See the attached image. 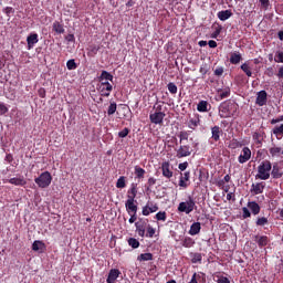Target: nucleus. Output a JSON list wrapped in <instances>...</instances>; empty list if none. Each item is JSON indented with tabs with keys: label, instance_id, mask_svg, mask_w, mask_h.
<instances>
[{
	"label": "nucleus",
	"instance_id": "18",
	"mask_svg": "<svg viewBox=\"0 0 283 283\" xmlns=\"http://www.w3.org/2000/svg\"><path fill=\"white\" fill-rule=\"evenodd\" d=\"M27 43H28V50H32V48H34V45H36V43H39V34L31 33L27 38Z\"/></svg>",
	"mask_w": 283,
	"mask_h": 283
},
{
	"label": "nucleus",
	"instance_id": "29",
	"mask_svg": "<svg viewBox=\"0 0 283 283\" xmlns=\"http://www.w3.org/2000/svg\"><path fill=\"white\" fill-rule=\"evenodd\" d=\"M211 134L212 140H214V143H218V140H220V134H222V129H220V126H213L211 128Z\"/></svg>",
	"mask_w": 283,
	"mask_h": 283
},
{
	"label": "nucleus",
	"instance_id": "42",
	"mask_svg": "<svg viewBox=\"0 0 283 283\" xmlns=\"http://www.w3.org/2000/svg\"><path fill=\"white\" fill-rule=\"evenodd\" d=\"M128 245L132 247V249H138V247H140V242L135 238H129Z\"/></svg>",
	"mask_w": 283,
	"mask_h": 283
},
{
	"label": "nucleus",
	"instance_id": "50",
	"mask_svg": "<svg viewBox=\"0 0 283 283\" xmlns=\"http://www.w3.org/2000/svg\"><path fill=\"white\" fill-rule=\"evenodd\" d=\"M238 147H242V143L238 142V139H233L230 143V149H238Z\"/></svg>",
	"mask_w": 283,
	"mask_h": 283
},
{
	"label": "nucleus",
	"instance_id": "6",
	"mask_svg": "<svg viewBox=\"0 0 283 283\" xmlns=\"http://www.w3.org/2000/svg\"><path fill=\"white\" fill-rule=\"evenodd\" d=\"M251 160V148L249 147H243L241 150V154L238 157V163L240 165H244V163H249Z\"/></svg>",
	"mask_w": 283,
	"mask_h": 283
},
{
	"label": "nucleus",
	"instance_id": "57",
	"mask_svg": "<svg viewBox=\"0 0 283 283\" xmlns=\"http://www.w3.org/2000/svg\"><path fill=\"white\" fill-rule=\"evenodd\" d=\"M224 74V67L219 66L214 70V76H222Z\"/></svg>",
	"mask_w": 283,
	"mask_h": 283
},
{
	"label": "nucleus",
	"instance_id": "59",
	"mask_svg": "<svg viewBox=\"0 0 283 283\" xmlns=\"http://www.w3.org/2000/svg\"><path fill=\"white\" fill-rule=\"evenodd\" d=\"M143 216H149V213H151V211L149 210V203H147L143 210H142Z\"/></svg>",
	"mask_w": 283,
	"mask_h": 283
},
{
	"label": "nucleus",
	"instance_id": "4",
	"mask_svg": "<svg viewBox=\"0 0 283 283\" xmlns=\"http://www.w3.org/2000/svg\"><path fill=\"white\" fill-rule=\"evenodd\" d=\"M34 182L40 189H48V187L52 185V174H50V171H44L34 179Z\"/></svg>",
	"mask_w": 283,
	"mask_h": 283
},
{
	"label": "nucleus",
	"instance_id": "40",
	"mask_svg": "<svg viewBox=\"0 0 283 283\" xmlns=\"http://www.w3.org/2000/svg\"><path fill=\"white\" fill-rule=\"evenodd\" d=\"M241 70H242V72H244V74L247 75V76H249V77H251V76H253V72H251V66H249V63H243L242 65H241Z\"/></svg>",
	"mask_w": 283,
	"mask_h": 283
},
{
	"label": "nucleus",
	"instance_id": "9",
	"mask_svg": "<svg viewBox=\"0 0 283 283\" xmlns=\"http://www.w3.org/2000/svg\"><path fill=\"white\" fill-rule=\"evenodd\" d=\"M112 90H114V86H112L107 81L101 82L99 84L101 96H104L105 98H107L109 94H112Z\"/></svg>",
	"mask_w": 283,
	"mask_h": 283
},
{
	"label": "nucleus",
	"instance_id": "37",
	"mask_svg": "<svg viewBox=\"0 0 283 283\" xmlns=\"http://www.w3.org/2000/svg\"><path fill=\"white\" fill-rule=\"evenodd\" d=\"M127 187V178L125 176H120L117 179L116 188L117 189H125Z\"/></svg>",
	"mask_w": 283,
	"mask_h": 283
},
{
	"label": "nucleus",
	"instance_id": "23",
	"mask_svg": "<svg viewBox=\"0 0 283 283\" xmlns=\"http://www.w3.org/2000/svg\"><path fill=\"white\" fill-rule=\"evenodd\" d=\"M219 101H224V98H229L231 96V88L224 87L217 91Z\"/></svg>",
	"mask_w": 283,
	"mask_h": 283
},
{
	"label": "nucleus",
	"instance_id": "63",
	"mask_svg": "<svg viewBox=\"0 0 283 283\" xmlns=\"http://www.w3.org/2000/svg\"><path fill=\"white\" fill-rule=\"evenodd\" d=\"M217 283H231V281H229V280L227 279V276H222V277H220V279L218 280Z\"/></svg>",
	"mask_w": 283,
	"mask_h": 283
},
{
	"label": "nucleus",
	"instance_id": "34",
	"mask_svg": "<svg viewBox=\"0 0 283 283\" xmlns=\"http://www.w3.org/2000/svg\"><path fill=\"white\" fill-rule=\"evenodd\" d=\"M269 153L272 156V158H280V156H282L283 150L281 147L274 146L269 149Z\"/></svg>",
	"mask_w": 283,
	"mask_h": 283
},
{
	"label": "nucleus",
	"instance_id": "10",
	"mask_svg": "<svg viewBox=\"0 0 283 283\" xmlns=\"http://www.w3.org/2000/svg\"><path fill=\"white\" fill-rule=\"evenodd\" d=\"M271 176L275 180L282 178V176H283V163H275L273 165Z\"/></svg>",
	"mask_w": 283,
	"mask_h": 283
},
{
	"label": "nucleus",
	"instance_id": "45",
	"mask_svg": "<svg viewBox=\"0 0 283 283\" xmlns=\"http://www.w3.org/2000/svg\"><path fill=\"white\" fill-rule=\"evenodd\" d=\"M168 91L170 94H178V86L174 82L168 83Z\"/></svg>",
	"mask_w": 283,
	"mask_h": 283
},
{
	"label": "nucleus",
	"instance_id": "56",
	"mask_svg": "<svg viewBox=\"0 0 283 283\" xmlns=\"http://www.w3.org/2000/svg\"><path fill=\"white\" fill-rule=\"evenodd\" d=\"M265 75L270 77L275 76V70L272 66L268 67L265 70Z\"/></svg>",
	"mask_w": 283,
	"mask_h": 283
},
{
	"label": "nucleus",
	"instance_id": "53",
	"mask_svg": "<svg viewBox=\"0 0 283 283\" xmlns=\"http://www.w3.org/2000/svg\"><path fill=\"white\" fill-rule=\"evenodd\" d=\"M260 4H261V8H263V10H269V6H271V1L270 0H260Z\"/></svg>",
	"mask_w": 283,
	"mask_h": 283
},
{
	"label": "nucleus",
	"instance_id": "5",
	"mask_svg": "<svg viewBox=\"0 0 283 283\" xmlns=\"http://www.w3.org/2000/svg\"><path fill=\"white\" fill-rule=\"evenodd\" d=\"M193 153V148L189 145H180L178 149H176V158H187L191 156Z\"/></svg>",
	"mask_w": 283,
	"mask_h": 283
},
{
	"label": "nucleus",
	"instance_id": "54",
	"mask_svg": "<svg viewBox=\"0 0 283 283\" xmlns=\"http://www.w3.org/2000/svg\"><path fill=\"white\" fill-rule=\"evenodd\" d=\"M4 114H8V106L0 102V116H3Z\"/></svg>",
	"mask_w": 283,
	"mask_h": 283
},
{
	"label": "nucleus",
	"instance_id": "11",
	"mask_svg": "<svg viewBox=\"0 0 283 283\" xmlns=\"http://www.w3.org/2000/svg\"><path fill=\"white\" fill-rule=\"evenodd\" d=\"M165 116H167V114L155 112L149 115V120L153 123V125H163Z\"/></svg>",
	"mask_w": 283,
	"mask_h": 283
},
{
	"label": "nucleus",
	"instance_id": "20",
	"mask_svg": "<svg viewBox=\"0 0 283 283\" xmlns=\"http://www.w3.org/2000/svg\"><path fill=\"white\" fill-rule=\"evenodd\" d=\"M136 201H126L125 208L128 213V216H132V213H138V206L135 203Z\"/></svg>",
	"mask_w": 283,
	"mask_h": 283
},
{
	"label": "nucleus",
	"instance_id": "43",
	"mask_svg": "<svg viewBox=\"0 0 283 283\" xmlns=\"http://www.w3.org/2000/svg\"><path fill=\"white\" fill-rule=\"evenodd\" d=\"M155 218L158 221L166 222V220H167V212L159 211V212L156 213Z\"/></svg>",
	"mask_w": 283,
	"mask_h": 283
},
{
	"label": "nucleus",
	"instance_id": "13",
	"mask_svg": "<svg viewBox=\"0 0 283 283\" xmlns=\"http://www.w3.org/2000/svg\"><path fill=\"white\" fill-rule=\"evenodd\" d=\"M161 174L164 178H174V171H171V164H169V161H164L161 164Z\"/></svg>",
	"mask_w": 283,
	"mask_h": 283
},
{
	"label": "nucleus",
	"instance_id": "16",
	"mask_svg": "<svg viewBox=\"0 0 283 283\" xmlns=\"http://www.w3.org/2000/svg\"><path fill=\"white\" fill-rule=\"evenodd\" d=\"M120 276V270L118 269H112L108 272V276L106 279L107 283H116V280Z\"/></svg>",
	"mask_w": 283,
	"mask_h": 283
},
{
	"label": "nucleus",
	"instance_id": "28",
	"mask_svg": "<svg viewBox=\"0 0 283 283\" xmlns=\"http://www.w3.org/2000/svg\"><path fill=\"white\" fill-rule=\"evenodd\" d=\"M52 30L56 34H65V27L63 25V23L59 21L53 22Z\"/></svg>",
	"mask_w": 283,
	"mask_h": 283
},
{
	"label": "nucleus",
	"instance_id": "3",
	"mask_svg": "<svg viewBox=\"0 0 283 283\" xmlns=\"http://www.w3.org/2000/svg\"><path fill=\"white\" fill-rule=\"evenodd\" d=\"M195 209H198V206H196V200H193V197L189 196L187 201H182L178 206L179 213H191Z\"/></svg>",
	"mask_w": 283,
	"mask_h": 283
},
{
	"label": "nucleus",
	"instance_id": "19",
	"mask_svg": "<svg viewBox=\"0 0 283 283\" xmlns=\"http://www.w3.org/2000/svg\"><path fill=\"white\" fill-rule=\"evenodd\" d=\"M190 178H191V172L186 171V172L181 174V177L179 179V187L187 189V187H189V185L187 182H189Z\"/></svg>",
	"mask_w": 283,
	"mask_h": 283
},
{
	"label": "nucleus",
	"instance_id": "33",
	"mask_svg": "<svg viewBox=\"0 0 283 283\" xmlns=\"http://www.w3.org/2000/svg\"><path fill=\"white\" fill-rule=\"evenodd\" d=\"M192 264H201L202 263V254L199 252L190 253Z\"/></svg>",
	"mask_w": 283,
	"mask_h": 283
},
{
	"label": "nucleus",
	"instance_id": "30",
	"mask_svg": "<svg viewBox=\"0 0 283 283\" xmlns=\"http://www.w3.org/2000/svg\"><path fill=\"white\" fill-rule=\"evenodd\" d=\"M240 61H242V54H240V52H233L230 54V63L232 65H238Z\"/></svg>",
	"mask_w": 283,
	"mask_h": 283
},
{
	"label": "nucleus",
	"instance_id": "52",
	"mask_svg": "<svg viewBox=\"0 0 283 283\" xmlns=\"http://www.w3.org/2000/svg\"><path fill=\"white\" fill-rule=\"evenodd\" d=\"M119 138H127L129 136V128H124L118 133Z\"/></svg>",
	"mask_w": 283,
	"mask_h": 283
},
{
	"label": "nucleus",
	"instance_id": "26",
	"mask_svg": "<svg viewBox=\"0 0 283 283\" xmlns=\"http://www.w3.org/2000/svg\"><path fill=\"white\" fill-rule=\"evenodd\" d=\"M201 230H202V226L200 224V222H193L190 226L188 233L189 235H198V233H200Z\"/></svg>",
	"mask_w": 283,
	"mask_h": 283
},
{
	"label": "nucleus",
	"instance_id": "49",
	"mask_svg": "<svg viewBox=\"0 0 283 283\" xmlns=\"http://www.w3.org/2000/svg\"><path fill=\"white\" fill-rule=\"evenodd\" d=\"M179 140L182 143V140H189V133L187 130H182L179 133Z\"/></svg>",
	"mask_w": 283,
	"mask_h": 283
},
{
	"label": "nucleus",
	"instance_id": "2",
	"mask_svg": "<svg viewBox=\"0 0 283 283\" xmlns=\"http://www.w3.org/2000/svg\"><path fill=\"white\" fill-rule=\"evenodd\" d=\"M271 169H273L271 161L263 160L258 167L256 178H259V180H269V178H271Z\"/></svg>",
	"mask_w": 283,
	"mask_h": 283
},
{
	"label": "nucleus",
	"instance_id": "47",
	"mask_svg": "<svg viewBox=\"0 0 283 283\" xmlns=\"http://www.w3.org/2000/svg\"><path fill=\"white\" fill-rule=\"evenodd\" d=\"M274 61L275 63H283V52L277 51L274 55Z\"/></svg>",
	"mask_w": 283,
	"mask_h": 283
},
{
	"label": "nucleus",
	"instance_id": "25",
	"mask_svg": "<svg viewBox=\"0 0 283 283\" xmlns=\"http://www.w3.org/2000/svg\"><path fill=\"white\" fill-rule=\"evenodd\" d=\"M211 109V104H209V102L201 99L198 104H197V111L201 112V113H207Z\"/></svg>",
	"mask_w": 283,
	"mask_h": 283
},
{
	"label": "nucleus",
	"instance_id": "1",
	"mask_svg": "<svg viewBox=\"0 0 283 283\" xmlns=\"http://www.w3.org/2000/svg\"><path fill=\"white\" fill-rule=\"evenodd\" d=\"M239 107L240 106L234 101L228 99L222 102L219 105L220 118H235V116H238Z\"/></svg>",
	"mask_w": 283,
	"mask_h": 283
},
{
	"label": "nucleus",
	"instance_id": "12",
	"mask_svg": "<svg viewBox=\"0 0 283 283\" xmlns=\"http://www.w3.org/2000/svg\"><path fill=\"white\" fill-rule=\"evenodd\" d=\"M176 242H180L185 249H191L196 245V240L191 237H179V240L177 239Z\"/></svg>",
	"mask_w": 283,
	"mask_h": 283
},
{
	"label": "nucleus",
	"instance_id": "60",
	"mask_svg": "<svg viewBox=\"0 0 283 283\" xmlns=\"http://www.w3.org/2000/svg\"><path fill=\"white\" fill-rule=\"evenodd\" d=\"M4 13L7 14V17H10V14H14V8L12 7L4 8Z\"/></svg>",
	"mask_w": 283,
	"mask_h": 283
},
{
	"label": "nucleus",
	"instance_id": "44",
	"mask_svg": "<svg viewBox=\"0 0 283 283\" xmlns=\"http://www.w3.org/2000/svg\"><path fill=\"white\" fill-rule=\"evenodd\" d=\"M117 105L115 102H112L108 106L107 114L108 116H113V114H116Z\"/></svg>",
	"mask_w": 283,
	"mask_h": 283
},
{
	"label": "nucleus",
	"instance_id": "21",
	"mask_svg": "<svg viewBox=\"0 0 283 283\" xmlns=\"http://www.w3.org/2000/svg\"><path fill=\"white\" fill-rule=\"evenodd\" d=\"M10 185H14L15 187H25L28 185V181H25V178L23 177H13L8 180Z\"/></svg>",
	"mask_w": 283,
	"mask_h": 283
},
{
	"label": "nucleus",
	"instance_id": "36",
	"mask_svg": "<svg viewBox=\"0 0 283 283\" xmlns=\"http://www.w3.org/2000/svg\"><path fill=\"white\" fill-rule=\"evenodd\" d=\"M138 262H149L154 260V254L151 253H142L140 255L137 256Z\"/></svg>",
	"mask_w": 283,
	"mask_h": 283
},
{
	"label": "nucleus",
	"instance_id": "48",
	"mask_svg": "<svg viewBox=\"0 0 283 283\" xmlns=\"http://www.w3.org/2000/svg\"><path fill=\"white\" fill-rule=\"evenodd\" d=\"M146 229H147L146 238H154V235H156V229H154L149 224H148V227Z\"/></svg>",
	"mask_w": 283,
	"mask_h": 283
},
{
	"label": "nucleus",
	"instance_id": "8",
	"mask_svg": "<svg viewBox=\"0 0 283 283\" xmlns=\"http://www.w3.org/2000/svg\"><path fill=\"white\" fill-rule=\"evenodd\" d=\"M266 188V184L264 181L252 184L250 192L252 196H260V193H264V189Z\"/></svg>",
	"mask_w": 283,
	"mask_h": 283
},
{
	"label": "nucleus",
	"instance_id": "7",
	"mask_svg": "<svg viewBox=\"0 0 283 283\" xmlns=\"http://www.w3.org/2000/svg\"><path fill=\"white\" fill-rule=\"evenodd\" d=\"M136 232L138 233L139 238H145V232L147 231V220L139 219L135 222Z\"/></svg>",
	"mask_w": 283,
	"mask_h": 283
},
{
	"label": "nucleus",
	"instance_id": "31",
	"mask_svg": "<svg viewBox=\"0 0 283 283\" xmlns=\"http://www.w3.org/2000/svg\"><path fill=\"white\" fill-rule=\"evenodd\" d=\"M272 134H274L275 138L277 140H282V137H283V124L279 125V126H275L273 129H272Z\"/></svg>",
	"mask_w": 283,
	"mask_h": 283
},
{
	"label": "nucleus",
	"instance_id": "64",
	"mask_svg": "<svg viewBox=\"0 0 283 283\" xmlns=\"http://www.w3.org/2000/svg\"><path fill=\"white\" fill-rule=\"evenodd\" d=\"M276 76L277 78H283V65L279 69Z\"/></svg>",
	"mask_w": 283,
	"mask_h": 283
},
{
	"label": "nucleus",
	"instance_id": "51",
	"mask_svg": "<svg viewBox=\"0 0 283 283\" xmlns=\"http://www.w3.org/2000/svg\"><path fill=\"white\" fill-rule=\"evenodd\" d=\"M242 218L243 220H247V218H251V211H249V208L247 207L242 208Z\"/></svg>",
	"mask_w": 283,
	"mask_h": 283
},
{
	"label": "nucleus",
	"instance_id": "61",
	"mask_svg": "<svg viewBox=\"0 0 283 283\" xmlns=\"http://www.w3.org/2000/svg\"><path fill=\"white\" fill-rule=\"evenodd\" d=\"M65 41H67L69 43H74L76 41V38L74 36V34H67L65 36Z\"/></svg>",
	"mask_w": 283,
	"mask_h": 283
},
{
	"label": "nucleus",
	"instance_id": "39",
	"mask_svg": "<svg viewBox=\"0 0 283 283\" xmlns=\"http://www.w3.org/2000/svg\"><path fill=\"white\" fill-rule=\"evenodd\" d=\"M256 227H266L269 226V218L266 217H258L255 221Z\"/></svg>",
	"mask_w": 283,
	"mask_h": 283
},
{
	"label": "nucleus",
	"instance_id": "46",
	"mask_svg": "<svg viewBox=\"0 0 283 283\" xmlns=\"http://www.w3.org/2000/svg\"><path fill=\"white\" fill-rule=\"evenodd\" d=\"M66 67L67 70H76V67H78V65L76 64V62L72 59V60H69L66 62Z\"/></svg>",
	"mask_w": 283,
	"mask_h": 283
},
{
	"label": "nucleus",
	"instance_id": "55",
	"mask_svg": "<svg viewBox=\"0 0 283 283\" xmlns=\"http://www.w3.org/2000/svg\"><path fill=\"white\" fill-rule=\"evenodd\" d=\"M163 105H165V102H161V104H156L154 106V109H156L155 112L159 114H165V112H163Z\"/></svg>",
	"mask_w": 283,
	"mask_h": 283
},
{
	"label": "nucleus",
	"instance_id": "32",
	"mask_svg": "<svg viewBox=\"0 0 283 283\" xmlns=\"http://www.w3.org/2000/svg\"><path fill=\"white\" fill-rule=\"evenodd\" d=\"M99 83H103L105 81H114V75H112L109 72L107 71H102L99 77H98Z\"/></svg>",
	"mask_w": 283,
	"mask_h": 283
},
{
	"label": "nucleus",
	"instance_id": "15",
	"mask_svg": "<svg viewBox=\"0 0 283 283\" xmlns=\"http://www.w3.org/2000/svg\"><path fill=\"white\" fill-rule=\"evenodd\" d=\"M136 196H138V188L136 184H132L130 189L127 191V200L126 201H132L136 202Z\"/></svg>",
	"mask_w": 283,
	"mask_h": 283
},
{
	"label": "nucleus",
	"instance_id": "14",
	"mask_svg": "<svg viewBox=\"0 0 283 283\" xmlns=\"http://www.w3.org/2000/svg\"><path fill=\"white\" fill-rule=\"evenodd\" d=\"M266 102H268L266 91H260L256 94L255 104L259 105V107H264V105H266Z\"/></svg>",
	"mask_w": 283,
	"mask_h": 283
},
{
	"label": "nucleus",
	"instance_id": "27",
	"mask_svg": "<svg viewBox=\"0 0 283 283\" xmlns=\"http://www.w3.org/2000/svg\"><path fill=\"white\" fill-rule=\"evenodd\" d=\"M248 209L253 213V216L260 214V211L262 208H260V205L255 201L248 202Z\"/></svg>",
	"mask_w": 283,
	"mask_h": 283
},
{
	"label": "nucleus",
	"instance_id": "22",
	"mask_svg": "<svg viewBox=\"0 0 283 283\" xmlns=\"http://www.w3.org/2000/svg\"><path fill=\"white\" fill-rule=\"evenodd\" d=\"M217 17L220 21H228V19L233 17V12L230 9L222 10L217 13Z\"/></svg>",
	"mask_w": 283,
	"mask_h": 283
},
{
	"label": "nucleus",
	"instance_id": "58",
	"mask_svg": "<svg viewBox=\"0 0 283 283\" xmlns=\"http://www.w3.org/2000/svg\"><path fill=\"white\" fill-rule=\"evenodd\" d=\"M222 32V25H219L216 31L213 32L212 39H217L220 36V33Z\"/></svg>",
	"mask_w": 283,
	"mask_h": 283
},
{
	"label": "nucleus",
	"instance_id": "41",
	"mask_svg": "<svg viewBox=\"0 0 283 283\" xmlns=\"http://www.w3.org/2000/svg\"><path fill=\"white\" fill-rule=\"evenodd\" d=\"M45 247V243L43 241H34L32 244V251H41Z\"/></svg>",
	"mask_w": 283,
	"mask_h": 283
},
{
	"label": "nucleus",
	"instance_id": "17",
	"mask_svg": "<svg viewBox=\"0 0 283 283\" xmlns=\"http://www.w3.org/2000/svg\"><path fill=\"white\" fill-rule=\"evenodd\" d=\"M254 242H256L258 247L260 249H263V247H266L270 242L269 237L266 235H254Z\"/></svg>",
	"mask_w": 283,
	"mask_h": 283
},
{
	"label": "nucleus",
	"instance_id": "35",
	"mask_svg": "<svg viewBox=\"0 0 283 283\" xmlns=\"http://www.w3.org/2000/svg\"><path fill=\"white\" fill-rule=\"evenodd\" d=\"M253 140L256 145H262V140H264V132H256L252 135Z\"/></svg>",
	"mask_w": 283,
	"mask_h": 283
},
{
	"label": "nucleus",
	"instance_id": "24",
	"mask_svg": "<svg viewBox=\"0 0 283 283\" xmlns=\"http://www.w3.org/2000/svg\"><path fill=\"white\" fill-rule=\"evenodd\" d=\"M199 125H200V114H195V116L189 119L188 127L189 129L195 130L196 127H199Z\"/></svg>",
	"mask_w": 283,
	"mask_h": 283
},
{
	"label": "nucleus",
	"instance_id": "38",
	"mask_svg": "<svg viewBox=\"0 0 283 283\" xmlns=\"http://www.w3.org/2000/svg\"><path fill=\"white\" fill-rule=\"evenodd\" d=\"M145 169L142 168L140 166H135V176L136 178H138L139 180H143V178H145Z\"/></svg>",
	"mask_w": 283,
	"mask_h": 283
},
{
	"label": "nucleus",
	"instance_id": "62",
	"mask_svg": "<svg viewBox=\"0 0 283 283\" xmlns=\"http://www.w3.org/2000/svg\"><path fill=\"white\" fill-rule=\"evenodd\" d=\"M187 167H189V163L185 161L179 164L178 169H180V171H185Z\"/></svg>",
	"mask_w": 283,
	"mask_h": 283
}]
</instances>
